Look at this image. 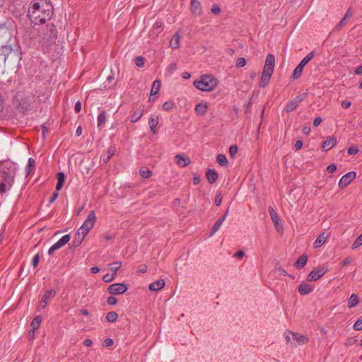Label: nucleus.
Here are the masks:
<instances>
[{
    "mask_svg": "<svg viewBox=\"0 0 362 362\" xmlns=\"http://www.w3.org/2000/svg\"><path fill=\"white\" fill-rule=\"evenodd\" d=\"M52 15V5L42 0L32 2L28 9V16L35 24L45 23Z\"/></svg>",
    "mask_w": 362,
    "mask_h": 362,
    "instance_id": "nucleus-1",
    "label": "nucleus"
},
{
    "mask_svg": "<svg viewBox=\"0 0 362 362\" xmlns=\"http://www.w3.org/2000/svg\"><path fill=\"white\" fill-rule=\"evenodd\" d=\"M194 86L202 91H211L217 86V81L210 75H204L194 81Z\"/></svg>",
    "mask_w": 362,
    "mask_h": 362,
    "instance_id": "nucleus-2",
    "label": "nucleus"
},
{
    "mask_svg": "<svg viewBox=\"0 0 362 362\" xmlns=\"http://www.w3.org/2000/svg\"><path fill=\"white\" fill-rule=\"evenodd\" d=\"M14 176L15 173L11 170H0V193H4L11 187Z\"/></svg>",
    "mask_w": 362,
    "mask_h": 362,
    "instance_id": "nucleus-3",
    "label": "nucleus"
},
{
    "mask_svg": "<svg viewBox=\"0 0 362 362\" xmlns=\"http://www.w3.org/2000/svg\"><path fill=\"white\" fill-rule=\"evenodd\" d=\"M46 33L42 37L44 43L51 44L54 42L57 37V30L54 25L47 24L46 26Z\"/></svg>",
    "mask_w": 362,
    "mask_h": 362,
    "instance_id": "nucleus-4",
    "label": "nucleus"
},
{
    "mask_svg": "<svg viewBox=\"0 0 362 362\" xmlns=\"http://www.w3.org/2000/svg\"><path fill=\"white\" fill-rule=\"evenodd\" d=\"M314 55H315V52L313 51L310 52L297 65V66L294 69V71L293 72V75H292V77L294 79H297L301 76L303 67L314 57Z\"/></svg>",
    "mask_w": 362,
    "mask_h": 362,
    "instance_id": "nucleus-5",
    "label": "nucleus"
},
{
    "mask_svg": "<svg viewBox=\"0 0 362 362\" xmlns=\"http://www.w3.org/2000/svg\"><path fill=\"white\" fill-rule=\"evenodd\" d=\"M96 215L94 211H90L83 225L80 227L81 231H83L86 234L93 228L96 221Z\"/></svg>",
    "mask_w": 362,
    "mask_h": 362,
    "instance_id": "nucleus-6",
    "label": "nucleus"
},
{
    "mask_svg": "<svg viewBox=\"0 0 362 362\" xmlns=\"http://www.w3.org/2000/svg\"><path fill=\"white\" fill-rule=\"evenodd\" d=\"M12 38L11 30L6 26H0V47L9 43Z\"/></svg>",
    "mask_w": 362,
    "mask_h": 362,
    "instance_id": "nucleus-7",
    "label": "nucleus"
},
{
    "mask_svg": "<svg viewBox=\"0 0 362 362\" xmlns=\"http://www.w3.org/2000/svg\"><path fill=\"white\" fill-rule=\"evenodd\" d=\"M128 289L127 284L123 283H117L110 285L107 291L112 295H119L125 293Z\"/></svg>",
    "mask_w": 362,
    "mask_h": 362,
    "instance_id": "nucleus-8",
    "label": "nucleus"
},
{
    "mask_svg": "<svg viewBox=\"0 0 362 362\" xmlns=\"http://www.w3.org/2000/svg\"><path fill=\"white\" fill-rule=\"evenodd\" d=\"M356 175V174L354 171H351L343 175L339 182V187L344 189L348 186L355 179Z\"/></svg>",
    "mask_w": 362,
    "mask_h": 362,
    "instance_id": "nucleus-9",
    "label": "nucleus"
},
{
    "mask_svg": "<svg viewBox=\"0 0 362 362\" xmlns=\"http://www.w3.org/2000/svg\"><path fill=\"white\" fill-rule=\"evenodd\" d=\"M71 236L69 234L64 235L60 240L54 243L48 250V254L52 255L55 250L60 249L70 240Z\"/></svg>",
    "mask_w": 362,
    "mask_h": 362,
    "instance_id": "nucleus-10",
    "label": "nucleus"
},
{
    "mask_svg": "<svg viewBox=\"0 0 362 362\" xmlns=\"http://www.w3.org/2000/svg\"><path fill=\"white\" fill-rule=\"evenodd\" d=\"M327 270L324 267L317 268L312 270L308 276V281H315L321 278Z\"/></svg>",
    "mask_w": 362,
    "mask_h": 362,
    "instance_id": "nucleus-11",
    "label": "nucleus"
},
{
    "mask_svg": "<svg viewBox=\"0 0 362 362\" xmlns=\"http://www.w3.org/2000/svg\"><path fill=\"white\" fill-rule=\"evenodd\" d=\"M268 210H269V215L271 216V219H272L273 223L274 224L276 229L278 231L282 230L283 227H282V226H281L279 224L280 218H279L278 214L276 212V211L274 210V209L272 206H269Z\"/></svg>",
    "mask_w": 362,
    "mask_h": 362,
    "instance_id": "nucleus-12",
    "label": "nucleus"
},
{
    "mask_svg": "<svg viewBox=\"0 0 362 362\" xmlns=\"http://www.w3.org/2000/svg\"><path fill=\"white\" fill-rule=\"evenodd\" d=\"M303 100V98L302 95H298L296 98H294L293 100L289 101L286 107L285 110L287 112H291L293 111L298 105Z\"/></svg>",
    "mask_w": 362,
    "mask_h": 362,
    "instance_id": "nucleus-13",
    "label": "nucleus"
},
{
    "mask_svg": "<svg viewBox=\"0 0 362 362\" xmlns=\"http://www.w3.org/2000/svg\"><path fill=\"white\" fill-rule=\"evenodd\" d=\"M273 71H272V70L263 69V71L262 73V76H261V80L259 83V87L264 88L267 85V83H269V81L271 78V76L273 74Z\"/></svg>",
    "mask_w": 362,
    "mask_h": 362,
    "instance_id": "nucleus-14",
    "label": "nucleus"
},
{
    "mask_svg": "<svg viewBox=\"0 0 362 362\" xmlns=\"http://www.w3.org/2000/svg\"><path fill=\"white\" fill-rule=\"evenodd\" d=\"M190 10L194 16H200L202 14V4L198 0H191Z\"/></svg>",
    "mask_w": 362,
    "mask_h": 362,
    "instance_id": "nucleus-15",
    "label": "nucleus"
},
{
    "mask_svg": "<svg viewBox=\"0 0 362 362\" xmlns=\"http://www.w3.org/2000/svg\"><path fill=\"white\" fill-rule=\"evenodd\" d=\"M87 235L83 231H81L80 229L77 230L75 234L74 240L73 241V246L74 247H78L83 242L84 238Z\"/></svg>",
    "mask_w": 362,
    "mask_h": 362,
    "instance_id": "nucleus-16",
    "label": "nucleus"
},
{
    "mask_svg": "<svg viewBox=\"0 0 362 362\" xmlns=\"http://www.w3.org/2000/svg\"><path fill=\"white\" fill-rule=\"evenodd\" d=\"M228 214V209L226 210L225 214L221 218L218 219L216 221V222L214 223V225L213 226L210 232V236H212L216 232H217L219 230L223 222L226 218Z\"/></svg>",
    "mask_w": 362,
    "mask_h": 362,
    "instance_id": "nucleus-17",
    "label": "nucleus"
},
{
    "mask_svg": "<svg viewBox=\"0 0 362 362\" xmlns=\"http://www.w3.org/2000/svg\"><path fill=\"white\" fill-rule=\"evenodd\" d=\"M289 334L291 335L292 339L296 341L298 344H305L308 341V339L303 334L289 332Z\"/></svg>",
    "mask_w": 362,
    "mask_h": 362,
    "instance_id": "nucleus-18",
    "label": "nucleus"
},
{
    "mask_svg": "<svg viewBox=\"0 0 362 362\" xmlns=\"http://www.w3.org/2000/svg\"><path fill=\"white\" fill-rule=\"evenodd\" d=\"M337 144V139L335 137H329L327 138L322 144V148L327 151L331 149Z\"/></svg>",
    "mask_w": 362,
    "mask_h": 362,
    "instance_id": "nucleus-19",
    "label": "nucleus"
},
{
    "mask_svg": "<svg viewBox=\"0 0 362 362\" xmlns=\"http://www.w3.org/2000/svg\"><path fill=\"white\" fill-rule=\"evenodd\" d=\"M159 122V117L156 115H152L148 119V124L150 127L151 132L153 134H156L157 130L156 129Z\"/></svg>",
    "mask_w": 362,
    "mask_h": 362,
    "instance_id": "nucleus-20",
    "label": "nucleus"
},
{
    "mask_svg": "<svg viewBox=\"0 0 362 362\" xmlns=\"http://www.w3.org/2000/svg\"><path fill=\"white\" fill-rule=\"evenodd\" d=\"M313 290V287L305 282L301 283L298 286V292L301 295H308Z\"/></svg>",
    "mask_w": 362,
    "mask_h": 362,
    "instance_id": "nucleus-21",
    "label": "nucleus"
},
{
    "mask_svg": "<svg viewBox=\"0 0 362 362\" xmlns=\"http://www.w3.org/2000/svg\"><path fill=\"white\" fill-rule=\"evenodd\" d=\"M144 112V107L143 106L139 107L137 108L133 114L130 116V120L132 122H136L139 121L141 117L143 116Z\"/></svg>",
    "mask_w": 362,
    "mask_h": 362,
    "instance_id": "nucleus-22",
    "label": "nucleus"
},
{
    "mask_svg": "<svg viewBox=\"0 0 362 362\" xmlns=\"http://www.w3.org/2000/svg\"><path fill=\"white\" fill-rule=\"evenodd\" d=\"M329 238V235L327 234L325 232L322 233L318 235L315 241L314 242V247L317 248L322 246L327 240V239Z\"/></svg>",
    "mask_w": 362,
    "mask_h": 362,
    "instance_id": "nucleus-23",
    "label": "nucleus"
},
{
    "mask_svg": "<svg viewBox=\"0 0 362 362\" xmlns=\"http://www.w3.org/2000/svg\"><path fill=\"white\" fill-rule=\"evenodd\" d=\"M275 64V57L272 54H268L266 57L264 69L274 71Z\"/></svg>",
    "mask_w": 362,
    "mask_h": 362,
    "instance_id": "nucleus-24",
    "label": "nucleus"
},
{
    "mask_svg": "<svg viewBox=\"0 0 362 362\" xmlns=\"http://www.w3.org/2000/svg\"><path fill=\"white\" fill-rule=\"evenodd\" d=\"M180 40L181 35L179 34L178 32L175 33L170 42V47L173 49L179 48L180 46Z\"/></svg>",
    "mask_w": 362,
    "mask_h": 362,
    "instance_id": "nucleus-25",
    "label": "nucleus"
},
{
    "mask_svg": "<svg viewBox=\"0 0 362 362\" xmlns=\"http://www.w3.org/2000/svg\"><path fill=\"white\" fill-rule=\"evenodd\" d=\"M206 177L210 184L214 183L218 179V173L214 169H209L206 172Z\"/></svg>",
    "mask_w": 362,
    "mask_h": 362,
    "instance_id": "nucleus-26",
    "label": "nucleus"
},
{
    "mask_svg": "<svg viewBox=\"0 0 362 362\" xmlns=\"http://www.w3.org/2000/svg\"><path fill=\"white\" fill-rule=\"evenodd\" d=\"M351 16H352V11H351V8H349L346 10L344 18L337 25L336 29L340 30L341 28H343L346 23V19L351 18Z\"/></svg>",
    "mask_w": 362,
    "mask_h": 362,
    "instance_id": "nucleus-27",
    "label": "nucleus"
},
{
    "mask_svg": "<svg viewBox=\"0 0 362 362\" xmlns=\"http://www.w3.org/2000/svg\"><path fill=\"white\" fill-rule=\"evenodd\" d=\"M165 281L159 279L149 285V290L152 291H157L162 289L165 286Z\"/></svg>",
    "mask_w": 362,
    "mask_h": 362,
    "instance_id": "nucleus-28",
    "label": "nucleus"
},
{
    "mask_svg": "<svg viewBox=\"0 0 362 362\" xmlns=\"http://www.w3.org/2000/svg\"><path fill=\"white\" fill-rule=\"evenodd\" d=\"M176 163L179 166L185 167L190 163V160L187 157H184L181 154L175 156Z\"/></svg>",
    "mask_w": 362,
    "mask_h": 362,
    "instance_id": "nucleus-29",
    "label": "nucleus"
},
{
    "mask_svg": "<svg viewBox=\"0 0 362 362\" xmlns=\"http://www.w3.org/2000/svg\"><path fill=\"white\" fill-rule=\"evenodd\" d=\"M208 107L209 104L207 103H200L196 105L195 112L199 115H204L206 112Z\"/></svg>",
    "mask_w": 362,
    "mask_h": 362,
    "instance_id": "nucleus-30",
    "label": "nucleus"
},
{
    "mask_svg": "<svg viewBox=\"0 0 362 362\" xmlns=\"http://www.w3.org/2000/svg\"><path fill=\"white\" fill-rule=\"evenodd\" d=\"M160 88V81L159 80H156L153 81L151 90V95L149 97V100H154L155 99L152 98L153 95H156L158 93Z\"/></svg>",
    "mask_w": 362,
    "mask_h": 362,
    "instance_id": "nucleus-31",
    "label": "nucleus"
},
{
    "mask_svg": "<svg viewBox=\"0 0 362 362\" xmlns=\"http://www.w3.org/2000/svg\"><path fill=\"white\" fill-rule=\"evenodd\" d=\"M307 260H308L307 255H300L298 257V259H297V261L295 262V267H297L298 269L303 268L307 263Z\"/></svg>",
    "mask_w": 362,
    "mask_h": 362,
    "instance_id": "nucleus-32",
    "label": "nucleus"
},
{
    "mask_svg": "<svg viewBox=\"0 0 362 362\" xmlns=\"http://www.w3.org/2000/svg\"><path fill=\"white\" fill-rule=\"evenodd\" d=\"M359 300L356 294L353 293L351 295L348 300V308H353L358 304Z\"/></svg>",
    "mask_w": 362,
    "mask_h": 362,
    "instance_id": "nucleus-33",
    "label": "nucleus"
},
{
    "mask_svg": "<svg viewBox=\"0 0 362 362\" xmlns=\"http://www.w3.org/2000/svg\"><path fill=\"white\" fill-rule=\"evenodd\" d=\"M56 296V291L53 289L47 291L44 294L42 300L45 303H48L49 300Z\"/></svg>",
    "mask_w": 362,
    "mask_h": 362,
    "instance_id": "nucleus-34",
    "label": "nucleus"
},
{
    "mask_svg": "<svg viewBox=\"0 0 362 362\" xmlns=\"http://www.w3.org/2000/svg\"><path fill=\"white\" fill-rule=\"evenodd\" d=\"M65 175L64 173L60 172L57 174V183L56 185V190L59 191L62 189L64 183Z\"/></svg>",
    "mask_w": 362,
    "mask_h": 362,
    "instance_id": "nucleus-35",
    "label": "nucleus"
},
{
    "mask_svg": "<svg viewBox=\"0 0 362 362\" xmlns=\"http://www.w3.org/2000/svg\"><path fill=\"white\" fill-rule=\"evenodd\" d=\"M115 152V148L113 147V146H110V148H108L107 149V156L104 155L102 156V160H103L104 163H107L110 159L111 158V157L114 155Z\"/></svg>",
    "mask_w": 362,
    "mask_h": 362,
    "instance_id": "nucleus-36",
    "label": "nucleus"
},
{
    "mask_svg": "<svg viewBox=\"0 0 362 362\" xmlns=\"http://www.w3.org/2000/svg\"><path fill=\"white\" fill-rule=\"evenodd\" d=\"M12 51L11 45L8 43L7 45H4V46L0 47L1 54H3L4 57L8 55Z\"/></svg>",
    "mask_w": 362,
    "mask_h": 362,
    "instance_id": "nucleus-37",
    "label": "nucleus"
},
{
    "mask_svg": "<svg viewBox=\"0 0 362 362\" xmlns=\"http://www.w3.org/2000/svg\"><path fill=\"white\" fill-rule=\"evenodd\" d=\"M216 161L221 166H227L228 163L226 156L223 154H218L216 157Z\"/></svg>",
    "mask_w": 362,
    "mask_h": 362,
    "instance_id": "nucleus-38",
    "label": "nucleus"
},
{
    "mask_svg": "<svg viewBox=\"0 0 362 362\" xmlns=\"http://www.w3.org/2000/svg\"><path fill=\"white\" fill-rule=\"evenodd\" d=\"M106 121V113L105 111H102L98 116L97 122L98 127H100L105 124Z\"/></svg>",
    "mask_w": 362,
    "mask_h": 362,
    "instance_id": "nucleus-39",
    "label": "nucleus"
},
{
    "mask_svg": "<svg viewBox=\"0 0 362 362\" xmlns=\"http://www.w3.org/2000/svg\"><path fill=\"white\" fill-rule=\"evenodd\" d=\"M42 322V318L40 316H36L33 321L31 322V327L33 330H36L40 327V325Z\"/></svg>",
    "mask_w": 362,
    "mask_h": 362,
    "instance_id": "nucleus-40",
    "label": "nucleus"
},
{
    "mask_svg": "<svg viewBox=\"0 0 362 362\" xmlns=\"http://www.w3.org/2000/svg\"><path fill=\"white\" fill-rule=\"evenodd\" d=\"M118 318V314L115 311L109 312L107 314L106 319L109 322H114Z\"/></svg>",
    "mask_w": 362,
    "mask_h": 362,
    "instance_id": "nucleus-41",
    "label": "nucleus"
},
{
    "mask_svg": "<svg viewBox=\"0 0 362 362\" xmlns=\"http://www.w3.org/2000/svg\"><path fill=\"white\" fill-rule=\"evenodd\" d=\"M35 164V161L33 158H30L28 159V163L26 166L27 175H28L30 171L34 168Z\"/></svg>",
    "mask_w": 362,
    "mask_h": 362,
    "instance_id": "nucleus-42",
    "label": "nucleus"
},
{
    "mask_svg": "<svg viewBox=\"0 0 362 362\" xmlns=\"http://www.w3.org/2000/svg\"><path fill=\"white\" fill-rule=\"evenodd\" d=\"M122 263L120 262H114L110 267V270L112 272V274L116 276L117 271L121 267Z\"/></svg>",
    "mask_w": 362,
    "mask_h": 362,
    "instance_id": "nucleus-43",
    "label": "nucleus"
},
{
    "mask_svg": "<svg viewBox=\"0 0 362 362\" xmlns=\"http://www.w3.org/2000/svg\"><path fill=\"white\" fill-rule=\"evenodd\" d=\"M175 107V105L174 102H173V101H167V102L164 103L163 105V110H165L166 111H170V110H173Z\"/></svg>",
    "mask_w": 362,
    "mask_h": 362,
    "instance_id": "nucleus-44",
    "label": "nucleus"
},
{
    "mask_svg": "<svg viewBox=\"0 0 362 362\" xmlns=\"http://www.w3.org/2000/svg\"><path fill=\"white\" fill-rule=\"evenodd\" d=\"M361 245H362V233L353 243L352 249H356Z\"/></svg>",
    "mask_w": 362,
    "mask_h": 362,
    "instance_id": "nucleus-45",
    "label": "nucleus"
},
{
    "mask_svg": "<svg viewBox=\"0 0 362 362\" xmlns=\"http://www.w3.org/2000/svg\"><path fill=\"white\" fill-rule=\"evenodd\" d=\"M151 172L150 170H148V168H146V169H143V170H140V175L141 176L143 177V178H148L151 177Z\"/></svg>",
    "mask_w": 362,
    "mask_h": 362,
    "instance_id": "nucleus-46",
    "label": "nucleus"
},
{
    "mask_svg": "<svg viewBox=\"0 0 362 362\" xmlns=\"http://www.w3.org/2000/svg\"><path fill=\"white\" fill-rule=\"evenodd\" d=\"M238 151V146L236 145H232L229 148V154L232 158H234L237 154Z\"/></svg>",
    "mask_w": 362,
    "mask_h": 362,
    "instance_id": "nucleus-47",
    "label": "nucleus"
},
{
    "mask_svg": "<svg viewBox=\"0 0 362 362\" xmlns=\"http://www.w3.org/2000/svg\"><path fill=\"white\" fill-rule=\"evenodd\" d=\"M354 329L356 331L362 330V317L357 320L353 326Z\"/></svg>",
    "mask_w": 362,
    "mask_h": 362,
    "instance_id": "nucleus-48",
    "label": "nucleus"
},
{
    "mask_svg": "<svg viewBox=\"0 0 362 362\" xmlns=\"http://www.w3.org/2000/svg\"><path fill=\"white\" fill-rule=\"evenodd\" d=\"M134 61L136 65L139 67H141L144 64V59L142 57H136Z\"/></svg>",
    "mask_w": 362,
    "mask_h": 362,
    "instance_id": "nucleus-49",
    "label": "nucleus"
},
{
    "mask_svg": "<svg viewBox=\"0 0 362 362\" xmlns=\"http://www.w3.org/2000/svg\"><path fill=\"white\" fill-rule=\"evenodd\" d=\"M246 60L243 57H240L236 61V66L237 67H243L245 65Z\"/></svg>",
    "mask_w": 362,
    "mask_h": 362,
    "instance_id": "nucleus-50",
    "label": "nucleus"
},
{
    "mask_svg": "<svg viewBox=\"0 0 362 362\" xmlns=\"http://www.w3.org/2000/svg\"><path fill=\"white\" fill-rule=\"evenodd\" d=\"M39 262H40V255L36 254L33 258V261H32L33 267L34 268L37 267L39 264Z\"/></svg>",
    "mask_w": 362,
    "mask_h": 362,
    "instance_id": "nucleus-51",
    "label": "nucleus"
},
{
    "mask_svg": "<svg viewBox=\"0 0 362 362\" xmlns=\"http://www.w3.org/2000/svg\"><path fill=\"white\" fill-rule=\"evenodd\" d=\"M115 276L114 274H107L103 277V280L105 282H110L115 279Z\"/></svg>",
    "mask_w": 362,
    "mask_h": 362,
    "instance_id": "nucleus-52",
    "label": "nucleus"
},
{
    "mask_svg": "<svg viewBox=\"0 0 362 362\" xmlns=\"http://www.w3.org/2000/svg\"><path fill=\"white\" fill-rule=\"evenodd\" d=\"M358 148L357 146H351L348 148V153L349 155H355L358 153Z\"/></svg>",
    "mask_w": 362,
    "mask_h": 362,
    "instance_id": "nucleus-53",
    "label": "nucleus"
},
{
    "mask_svg": "<svg viewBox=\"0 0 362 362\" xmlns=\"http://www.w3.org/2000/svg\"><path fill=\"white\" fill-rule=\"evenodd\" d=\"M117 299L112 296L108 297V298L107 300V304L111 305H115L117 303Z\"/></svg>",
    "mask_w": 362,
    "mask_h": 362,
    "instance_id": "nucleus-54",
    "label": "nucleus"
},
{
    "mask_svg": "<svg viewBox=\"0 0 362 362\" xmlns=\"http://www.w3.org/2000/svg\"><path fill=\"white\" fill-rule=\"evenodd\" d=\"M211 12L214 14H218L221 12V8L218 5L215 4L211 8Z\"/></svg>",
    "mask_w": 362,
    "mask_h": 362,
    "instance_id": "nucleus-55",
    "label": "nucleus"
},
{
    "mask_svg": "<svg viewBox=\"0 0 362 362\" xmlns=\"http://www.w3.org/2000/svg\"><path fill=\"white\" fill-rule=\"evenodd\" d=\"M221 201H222V197H221V193H219L215 197V200H214L215 204L216 206H219L221 204Z\"/></svg>",
    "mask_w": 362,
    "mask_h": 362,
    "instance_id": "nucleus-56",
    "label": "nucleus"
},
{
    "mask_svg": "<svg viewBox=\"0 0 362 362\" xmlns=\"http://www.w3.org/2000/svg\"><path fill=\"white\" fill-rule=\"evenodd\" d=\"M58 196H59L58 192H54L49 198V204L53 203L56 200V199L58 197Z\"/></svg>",
    "mask_w": 362,
    "mask_h": 362,
    "instance_id": "nucleus-57",
    "label": "nucleus"
},
{
    "mask_svg": "<svg viewBox=\"0 0 362 362\" xmlns=\"http://www.w3.org/2000/svg\"><path fill=\"white\" fill-rule=\"evenodd\" d=\"M336 170L337 165L335 164H331L327 168V170L330 173H334Z\"/></svg>",
    "mask_w": 362,
    "mask_h": 362,
    "instance_id": "nucleus-58",
    "label": "nucleus"
},
{
    "mask_svg": "<svg viewBox=\"0 0 362 362\" xmlns=\"http://www.w3.org/2000/svg\"><path fill=\"white\" fill-rule=\"evenodd\" d=\"M244 255H245V252H244L243 251H242V250H238V251H237V252L233 255V257L240 259V258L243 257H244Z\"/></svg>",
    "mask_w": 362,
    "mask_h": 362,
    "instance_id": "nucleus-59",
    "label": "nucleus"
},
{
    "mask_svg": "<svg viewBox=\"0 0 362 362\" xmlns=\"http://www.w3.org/2000/svg\"><path fill=\"white\" fill-rule=\"evenodd\" d=\"M303 144V141H300V140L297 141L296 142L295 145H294V148H295V149H296V151L300 150V149L302 148Z\"/></svg>",
    "mask_w": 362,
    "mask_h": 362,
    "instance_id": "nucleus-60",
    "label": "nucleus"
},
{
    "mask_svg": "<svg viewBox=\"0 0 362 362\" xmlns=\"http://www.w3.org/2000/svg\"><path fill=\"white\" fill-rule=\"evenodd\" d=\"M351 262V258L350 257H346L341 263V265L342 267H344L345 265H347L349 264H350Z\"/></svg>",
    "mask_w": 362,
    "mask_h": 362,
    "instance_id": "nucleus-61",
    "label": "nucleus"
},
{
    "mask_svg": "<svg viewBox=\"0 0 362 362\" xmlns=\"http://www.w3.org/2000/svg\"><path fill=\"white\" fill-rule=\"evenodd\" d=\"M351 103L349 100H344L341 103V106L344 109L349 108L351 106Z\"/></svg>",
    "mask_w": 362,
    "mask_h": 362,
    "instance_id": "nucleus-62",
    "label": "nucleus"
},
{
    "mask_svg": "<svg viewBox=\"0 0 362 362\" xmlns=\"http://www.w3.org/2000/svg\"><path fill=\"white\" fill-rule=\"evenodd\" d=\"M321 122H322V119L320 117H317L316 118H315L314 122H313L314 127L319 126L320 124L321 123Z\"/></svg>",
    "mask_w": 362,
    "mask_h": 362,
    "instance_id": "nucleus-63",
    "label": "nucleus"
},
{
    "mask_svg": "<svg viewBox=\"0 0 362 362\" xmlns=\"http://www.w3.org/2000/svg\"><path fill=\"white\" fill-rule=\"evenodd\" d=\"M74 110L76 112H79L81 110V103L78 101L75 104Z\"/></svg>",
    "mask_w": 362,
    "mask_h": 362,
    "instance_id": "nucleus-64",
    "label": "nucleus"
}]
</instances>
